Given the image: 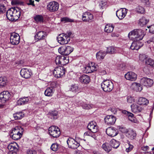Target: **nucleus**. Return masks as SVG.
Masks as SVG:
<instances>
[{"label":"nucleus","mask_w":154,"mask_h":154,"mask_svg":"<svg viewBox=\"0 0 154 154\" xmlns=\"http://www.w3.org/2000/svg\"><path fill=\"white\" fill-rule=\"evenodd\" d=\"M34 19L36 23H41L43 21V18L41 15H36L34 17Z\"/></svg>","instance_id":"obj_43"},{"label":"nucleus","mask_w":154,"mask_h":154,"mask_svg":"<svg viewBox=\"0 0 154 154\" xmlns=\"http://www.w3.org/2000/svg\"><path fill=\"white\" fill-rule=\"evenodd\" d=\"M115 48L112 47H110L108 48L107 50V52L109 54H113L115 52Z\"/></svg>","instance_id":"obj_51"},{"label":"nucleus","mask_w":154,"mask_h":154,"mask_svg":"<svg viewBox=\"0 0 154 154\" xmlns=\"http://www.w3.org/2000/svg\"><path fill=\"white\" fill-rule=\"evenodd\" d=\"M88 128L91 131L94 133H96L98 130V127L97 123L94 121L90 122L87 126Z\"/></svg>","instance_id":"obj_15"},{"label":"nucleus","mask_w":154,"mask_h":154,"mask_svg":"<svg viewBox=\"0 0 154 154\" xmlns=\"http://www.w3.org/2000/svg\"><path fill=\"white\" fill-rule=\"evenodd\" d=\"M59 7V4L57 2L54 1L50 2L47 6L48 10L51 12H54L57 11Z\"/></svg>","instance_id":"obj_10"},{"label":"nucleus","mask_w":154,"mask_h":154,"mask_svg":"<svg viewBox=\"0 0 154 154\" xmlns=\"http://www.w3.org/2000/svg\"><path fill=\"white\" fill-rule=\"evenodd\" d=\"M149 0H141V1L143 3L146 4H147L149 1Z\"/></svg>","instance_id":"obj_61"},{"label":"nucleus","mask_w":154,"mask_h":154,"mask_svg":"<svg viewBox=\"0 0 154 154\" xmlns=\"http://www.w3.org/2000/svg\"><path fill=\"white\" fill-rule=\"evenodd\" d=\"M30 100V98L29 97H23L21 98L17 101L18 105H22L27 104Z\"/></svg>","instance_id":"obj_26"},{"label":"nucleus","mask_w":154,"mask_h":154,"mask_svg":"<svg viewBox=\"0 0 154 154\" xmlns=\"http://www.w3.org/2000/svg\"><path fill=\"white\" fill-rule=\"evenodd\" d=\"M22 130H23V128L21 127L17 126L12 129L10 131V133L11 134H16V133H19V131Z\"/></svg>","instance_id":"obj_41"},{"label":"nucleus","mask_w":154,"mask_h":154,"mask_svg":"<svg viewBox=\"0 0 154 154\" xmlns=\"http://www.w3.org/2000/svg\"><path fill=\"white\" fill-rule=\"evenodd\" d=\"M127 10L125 8H121L116 11V16L120 20L123 19L126 16Z\"/></svg>","instance_id":"obj_17"},{"label":"nucleus","mask_w":154,"mask_h":154,"mask_svg":"<svg viewBox=\"0 0 154 154\" xmlns=\"http://www.w3.org/2000/svg\"><path fill=\"white\" fill-rule=\"evenodd\" d=\"M11 3L13 4H15L17 3V1L16 0H13L12 1Z\"/></svg>","instance_id":"obj_64"},{"label":"nucleus","mask_w":154,"mask_h":154,"mask_svg":"<svg viewBox=\"0 0 154 154\" xmlns=\"http://www.w3.org/2000/svg\"><path fill=\"white\" fill-rule=\"evenodd\" d=\"M149 103V100L143 97H140L137 101V103L140 106L141 105H147Z\"/></svg>","instance_id":"obj_32"},{"label":"nucleus","mask_w":154,"mask_h":154,"mask_svg":"<svg viewBox=\"0 0 154 154\" xmlns=\"http://www.w3.org/2000/svg\"><path fill=\"white\" fill-rule=\"evenodd\" d=\"M122 113L127 116L128 117V119L132 122L136 123L137 122V120L136 118L134 117V115L131 112H129L126 110H124Z\"/></svg>","instance_id":"obj_27"},{"label":"nucleus","mask_w":154,"mask_h":154,"mask_svg":"<svg viewBox=\"0 0 154 154\" xmlns=\"http://www.w3.org/2000/svg\"><path fill=\"white\" fill-rule=\"evenodd\" d=\"M7 81V79L5 77H0V87L2 88L5 86L6 85Z\"/></svg>","instance_id":"obj_39"},{"label":"nucleus","mask_w":154,"mask_h":154,"mask_svg":"<svg viewBox=\"0 0 154 154\" xmlns=\"http://www.w3.org/2000/svg\"><path fill=\"white\" fill-rule=\"evenodd\" d=\"M114 28L113 25L111 24H107L105 26L104 29V31L105 32L107 33H110L112 32Z\"/></svg>","instance_id":"obj_38"},{"label":"nucleus","mask_w":154,"mask_h":154,"mask_svg":"<svg viewBox=\"0 0 154 154\" xmlns=\"http://www.w3.org/2000/svg\"><path fill=\"white\" fill-rule=\"evenodd\" d=\"M73 47L69 46H64L58 49V51L62 55H68L73 50Z\"/></svg>","instance_id":"obj_6"},{"label":"nucleus","mask_w":154,"mask_h":154,"mask_svg":"<svg viewBox=\"0 0 154 154\" xmlns=\"http://www.w3.org/2000/svg\"><path fill=\"white\" fill-rule=\"evenodd\" d=\"M80 105L84 109H88L92 108L93 105L92 104L90 105L83 103H80Z\"/></svg>","instance_id":"obj_44"},{"label":"nucleus","mask_w":154,"mask_h":154,"mask_svg":"<svg viewBox=\"0 0 154 154\" xmlns=\"http://www.w3.org/2000/svg\"><path fill=\"white\" fill-rule=\"evenodd\" d=\"M79 81L82 83L87 84L90 81L89 77L86 75H82L81 76L79 79Z\"/></svg>","instance_id":"obj_29"},{"label":"nucleus","mask_w":154,"mask_h":154,"mask_svg":"<svg viewBox=\"0 0 154 154\" xmlns=\"http://www.w3.org/2000/svg\"><path fill=\"white\" fill-rule=\"evenodd\" d=\"M102 148L107 152L108 153L112 150V147L108 143H103L102 146Z\"/></svg>","instance_id":"obj_36"},{"label":"nucleus","mask_w":154,"mask_h":154,"mask_svg":"<svg viewBox=\"0 0 154 154\" xmlns=\"http://www.w3.org/2000/svg\"><path fill=\"white\" fill-rule=\"evenodd\" d=\"M132 111L134 113H138L143 110L142 106L137 103H133L131 106Z\"/></svg>","instance_id":"obj_23"},{"label":"nucleus","mask_w":154,"mask_h":154,"mask_svg":"<svg viewBox=\"0 0 154 154\" xmlns=\"http://www.w3.org/2000/svg\"><path fill=\"white\" fill-rule=\"evenodd\" d=\"M20 73L22 77L25 79L29 78L32 74L31 69L26 68L22 69L20 71Z\"/></svg>","instance_id":"obj_13"},{"label":"nucleus","mask_w":154,"mask_h":154,"mask_svg":"<svg viewBox=\"0 0 154 154\" xmlns=\"http://www.w3.org/2000/svg\"><path fill=\"white\" fill-rule=\"evenodd\" d=\"M105 123L107 125H113L115 122L116 118L112 115H107L104 118Z\"/></svg>","instance_id":"obj_16"},{"label":"nucleus","mask_w":154,"mask_h":154,"mask_svg":"<svg viewBox=\"0 0 154 154\" xmlns=\"http://www.w3.org/2000/svg\"><path fill=\"white\" fill-rule=\"evenodd\" d=\"M66 36L65 35L64 33L59 34L57 38L58 42L61 45L67 44L70 41V38L66 37Z\"/></svg>","instance_id":"obj_7"},{"label":"nucleus","mask_w":154,"mask_h":154,"mask_svg":"<svg viewBox=\"0 0 154 154\" xmlns=\"http://www.w3.org/2000/svg\"><path fill=\"white\" fill-rule=\"evenodd\" d=\"M110 143L111 147L115 149L117 148L120 145L119 142L114 139H112L110 140Z\"/></svg>","instance_id":"obj_34"},{"label":"nucleus","mask_w":154,"mask_h":154,"mask_svg":"<svg viewBox=\"0 0 154 154\" xmlns=\"http://www.w3.org/2000/svg\"><path fill=\"white\" fill-rule=\"evenodd\" d=\"M71 34H72L71 32H67L66 33V34L64 33V35H67L66 37H69V38H70V36L71 35Z\"/></svg>","instance_id":"obj_60"},{"label":"nucleus","mask_w":154,"mask_h":154,"mask_svg":"<svg viewBox=\"0 0 154 154\" xmlns=\"http://www.w3.org/2000/svg\"><path fill=\"white\" fill-rule=\"evenodd\" d=\"M51 115L53 116H57V112L56 111H53L50 112Z\"/></svg>","instance_id":"obj_55"},{"label":"nucleus","mask_w":154,"mask_h":154,"mask_svg":"<svg viewBox=\"0 0 154 154\" xmlns=\"http://www.w3.org/2000/svg\"><path fill=\"white\" fill-rule=\"evenodd\" d=\"M84 71L86 73L92 72L97 69V67L94 63L91 62L84 68Z\"/></svg>","instance_id":"obj_12"},{"label":"nucleus","mask_w":154,"mask_h":154,"mask_svg":"<svg viewBox=\"0 0 154 154\" xmlns=\"http://www.w3.org/2000/svg\"><path fill=\"white\" fill-rule=\"evenodd\" d=\"M26 153L27 154H37L36 151L33 149H27Z\"/></svg>","instance_id":"obj_52"},{"label":"nucleus","mask_w":154,"mask_h":154,"mask_svg":"<svg viewBox=\"0 0 154 154\" xmlns=\"http://www.w3.org/2000/svg\"><path fill=\"white\" fill-rule=\"evenodd\" d=\"M63 60V62L64 63H65L64 65H66V64L68 63L69 62L68 59H67L66 57H64V59Z\"/></svg>","instance_id":"obj_59"},{"label":"nucleus","mask_w":154,"mask_h":154,"mask_svg":"<svg viewBox=\"0 0 154 154\" xmlns=\"http://www.w3.org/2000/svg\"><path fill=\"white\" fill-rule=\"evenodd\" d=\"M67 143L69 147L73 149H77L80 145L76 139H74L71 137L68 138L67 141Z\"/></svg>","instance_id":"obj_9"},{"label":"nucleus","mask_w":154,"mask_h":154,"mask_svg":"<svg viewBox=\"0 0 154 154\" xmlns=\"http://www.w3.org/2000/svg\"><path fill=\"white\" fill-rule=\"evenodd\" d=\"M93 153L94 154H101V153H100L98 151L96 150L94 151H93Z\"/></svg>","instance_id":"obj_62"},{"label":"nucleus","mask_w":154,"mask_h":154,"mask_svg":"<svg viewBox=\"0 0 154 154\" xmlns=\"http://www.w3.org/2000/svg\"><path fill=\"white\" fill-rule=\"evenodd\" d=\"M10 42L12 45H17L20 42V36L19 34L15 32L11 34L10 38Z\"/></svg>","instance_id":"obj_8"},{"label":"nucleus","mask_w":154,"mask_h":154,"mask_svg":"<svg viewBox=\"0 0 154 154\" xmlns=\"http://www.w3.org/2000/svg\"><path fill=\"white\" fill-rule=\"evenodd\" d=\"M118 131L115 128L109 127L106 131L107 134L109 136L113 137L118 134Z\"/></svg>","instance_id":"obj_22"},{"label":"nucleus","mask_w":154,"mask_h":154,"mask_svg":"<svg viewBox=\"0 0 154 154\" xmlns=\"http://www.w3.org/2000/svg\"><path fill=\"white\" fill-rule=\"evenodd\" d=\"M125 147L126 152H129L133 149L134 148V146L130 144V142L128 141L127 144L125 145Z\"/></svg>","instance_id":"obj_42"},{"label":"nucleus","mask_w":154,"mask_h":154,"mask_svg":"<svg viewBox=\"0 0 154 154\" xmlns=\"http://www.w3.org/2000/svg\"><path fill=\"white\" fill-rule=\"evenodd\" d=\"M148 22V20H147L145 17H143L140 19L139 24L140 26H142L146 24Z\"/></svg>","instance_id":"obj_40"},{"label":"nucleus","mask_w":154,"mask_h":154,"mask_svg":"<svg viewBox=\"0 0 154 154\" xmlns=\"http://www.w3.org/2000/svg\"><path fill=\"white\" fill-rule=\"evenodd\" d=\"M8 149L10 148V149L11 148L12 149H14V147L13 146H12V145H9L8 146Z\"/></svg>","instance_id":"obj_63"},{"label":"nucleus","mask_w":154,"mask_h":154,"mask_svg":"<svg viewBox=\"0 0 154 154\" xmlns=\"http://www.w3.org/2000/svg\"><path fill=\"white\" fill-rule=\"evenodd\" d=\"M21 10L18 8H12L8 9L6 12L7 18L11 21H15L20 16Z\"/></svg>","instance_id":"obj_1"},{"label":"nucleus","mask_w":154,"mask_h":154,"mask_svg":"<svg viewBox=\"0 0 154 154\" xmlns=\"http://www.w3.org/2000/svg\"><path fill=\"white\" fill-rule=\"evenodd\" d=\"M65 70L63 66H59L56 67L54 70L53 75L57 78L61 77L65 74Z\"/></svg>","instance_id":"obj_5"},{"label":"nucleus","mask_w":154,"mask_h":154,"mask_svg":"<svg viewBox=\"0 0 154 154\" xmlns=\"http://www.w3.org/2000/svg\"><path fill=\"white\" fill-rule=\"evenodd\" d=\"M137 11L138 13L141 14H143L145 12V10L142 6H138L137 8Z\"/></svg>","instance_id":"obj_50"},{"label":"nucleus","mask_w":154,"mask_h":154,"mask_svg":"<svg viewBox=\"0 0 154 154\" xmlns=\"http://www.w3.org/2000/svg\"><path fill=\"white\" fill-rule=\"evenodd\" d=\"M34 1L32 0H29V3H28V5H31L33 6H34Z\"/></svg>","instance_id":"obj_57"},{"label":"nucleus","mask_w":154,"mask_h":154,"mask_svg":"<svg viewBox=\"0 0 154 154\" xmlns=\"http://www.w3.org/2000/svg\"><path fill=\"white\" fill-rule=\"evenodd\" d=\"M46 36V33L45 32L40 31L37 32L35 36V38L37 41L43 40L45 39Z\"/></svg>","instance_id":"obj_24"},{"label":"nucleus","mask_w":154,"mask_h":154,"mask_svg":"<svg viewBox=\"0 0 154 154\" xmlns=\"http://www.w3.org/2000/svg\"><path fill=\"white\" fill-rule=\"evenodd\" d=\"M140 82L142 85L147 88L151 87L153 84V81L152 79L146 77L142 78Z\"/></svg>","instance_id":"obj_11"},{"label":"nucleus","mask_w":154,"mask_h":154,"mask_svg":"<svg viewBox=\"0 0 154 154\" xmlns=\"http://www.w3.org/2000/svg\"><path fill=\"white\" fill-rule=\"evenodd\" d=\"M101 86L102 89L106 92H110L113 88L112 82L109 80H104L101 84Z\"/></svg>","instance_id":"obj_3"},{"label":"nucleus","mask_w":154,"mask_h":154,"mask_svg":"<svg viewBox=\"0 0 154 154\" xmlns=\"http://www.w3.org/2000/svg\"><path fill=\"white\" fill-rule=\"evenodd\" d=\"M69 90L74 93L79 92L78 86L76 84H72L69 86Z\"/></svg>","instance_id":"obj_35"},{"label":"nucleus","mask_w":154,"mask_h":154,"mask_svg":"<svg viewBox=\"0 0 154 154\" xmlns=\"http://www.w3.org/2000/svg\"><path fill=\"white\" fill-rule=\"evenodd\" d=\"M145 35V32L142 30L135 29L129 33L128 37L135 41H140L142 40Z\"/></svg>","instance_id":"obj_2"},{"label":"nucleus","mask_w":154,"mask_h":154,"mask_svg":"<svg viewBox=\"0 0 154 154\" xmlns=\"http://www.w3.org/2000/svg\"><path fill=\"white\" fill-rule=\"evenodd\" d=\"M54 91V88L52 87L48 88L45 91L44 94L47 96H51Z\"/></svg>","instance_id":"obj_31"},{"label":"nucleus","mask_w":154,"mask_h":154,"mask_svg":"<svg viewBox=\"0 0 154 154\" xmlns=\"http://www.w3.org/2000/svg\"><path fill=\"white\" fill-rule=\"evenodd\" d=\"M149 29V32L152 33L154 34V25L147 26Z\"/></svg>","instance_id":"obj_54"},{"label":"nucleus","mask_w":154,"mask_h":154,"mask_svg":"<svg viewBox=\"0 0 154 154\" xmlns=\"http://www.w3.org/2000/svg\"><path fill=\"white\" fill-rule=\"evenodd\" d=\"M11 94L8 91H4L0 94V100L2 103H5L11 97Z\"/></svg>","instance_id":"obj_14"},{"label":"nucleus","mask_w":154,"mask_h":154,"mask_svg":"<svg viewBox=\"0 0 154 154\" xmlns=\"http://www.w3.org/2000/svg\"><path fill=\"white\" fill-rule=\"evenodd\" d=\"M137 75L135 73L132 72H129L126 73L125 77L127 79L131 81H134L137 79Z\"/></svg>","instance_id":"obj_21"},{"label":"nucleus","mask_w":154,"mask_h":154,"mask_svg":"<svg viewBox=\"0 0 154 154\" xmlns=\"http://www.w3.org/2000/svg\"><path fill=\"white\" fill-rule=\"evenodd\" d=\"M61 21L64 22V23L73 22L74 20L67 17H63L61 18Z\"/></svg>","instance_id":"obj_45"},{"label":"nucleus","mask_w":154,"mask_h":154,"mask_svg":"<svg viewBox=\"0 0 154 154\" xmlns=\"http://www.w3.org/2000/svg\"><path fill=\"white\" fill-rule=\"evenodd\" d=\"M51 149L54 151H57L58 148V144L57 143H54L51 146Z\"/></svg>","instance_id":"obj_49"},{"label":"nucleus","mask_w":154,"mask_h":154,"mask_svg":"<svg viewBox=\"0 0 154 154\" xmlns=\"http://www.w3.org/2000/svg\"><path fill=\"white\" fill-rule=\"evenodd\" d=\"M106 54L105 51H100L96 54V57L98 60L103 59Z\"/></svg>","instance_id":"obj_37"},{"label":"nucleus","mask_w":154,"mask_h":154,"mask_svg":"<svg viewBox=\"0 0 154 154\" xmlns=\"http://www.w3.org/2000/svg\"><path fill=\"white\" fill-rule=\"evenodd\" d=\"M82 16V20L86 22H89L93 19V15L88 12H86L83 13Z\"/></svg>","instance_id":"obj_25"},{"label":"nucleus","mask_w":154,"mask_h":154,"mask_svg":"<svg viewBox=\"0 0 154 154\" xmlns=\"http://www.w3.org/2000/svg\"><path fill=\"white\" fill-rule=\"evenodd\" d=\"M134 100L135 99L134 97L131 96H129L127 97V101L129 103H132L134 102Z\"/></svg>","instance_id":"obj_53"},{"label":"nucleus","mask_w":154,"mask_h":154,"mask_svg":"<svg viewBox=\"0 0 154 154\" xmlns=\"http://www.w3.org/2000/svg\"><path fill=\"white\" fill-rule=\"evenodd\" d=\"M48 131L50 135L54 138L58 137L60 134L59 128L55 126H52L50 127Z\"/></svg>","instance_id":"obj_4"},{"label":"nucleus","mask_w":154,"mask_h":154,"mask_svg":"<svg viewBox=\"0 0 154 154\" xmlns=\"http://www.w3.org/2000/svg\"><path fill=\"white\" fill-rule=\"evenodd\" d=\"M147 42L149 44L151 43H154V37L150 39Z\"/></svg>","instance_id":"obj_58"},{"label":"nucleus","mask_w":154,"mask_h":154,"mask_svg":"<svg viewBox=\"0 0 154 154\" xmlns=\"http://www.w3.org/2000/svg\"><path fill=\"white\" fill-rule=\"evenodd\" d=\"M94 133L93 132H92L89 130V131H86L84 135L85 136H91L93 138L95 139V138L96 137L94 134Z\"/></svg>","instance_id":"obj_46"},{"label":"nucleus","mask_w":154,"mask_h":154,"mask_svg":"<svg viewBox=\"0 0 154 154\" xmlns=\"http://www.w3.org/2000/svg\"><path fill=\"white\" fill-rule=\"evenodd\" d=\"M133 42L132 43L130 48L132 50H137L140 48L143 45V43L140 41H135L133 39Z\"/></svg>","instance_id":"obj_19"},{"label":"nucleus","mask_w":154,"mask_h":154,"mask_svg":"<svg viewBox=\"0 0 154 154\" xmlns=\"http://www.w3.org/2000/svg\"><path fill=\"white\" fill-rule=\"evenodd\" d=\"M22 134H11L12 136V138L14 140H17L20 139L22 136Z\"/></svg>","instance_id":"obj_48"},{"label":"nucleus","mask_w":154,"mask_h":154,"mask_svg":"<svg viewBox=\"0 0 154 154\" xmlns=\"http://www.w3.org/2000/svg\"><path fill=\"white\" fill-rule=\"evenodd\" d=\"M64 59V57L63 56H57L55 60L56 64L57 65H64L65 63L63 62Z\"/></svg>","instance_id":"obj_30"},{"label":"nucleus","mask_w":154,"mask_h":154,"mask_svg":"<svg viewBox=\"0 0 154 154\" xmlns=\"http://www.w3.org/2000/svg\"><path fill=\"white\" fill-rule=\"evenodd\" d=\"M149 148L148 146H143L141 147V149L143 151H146Z\"/></svg>","instance_id":"obj_56"},{"label":"nucleus","mask_w":154,"mask_h":154,"mask_svg":"<svg viewBox=\"0 0 154 154\" xmlns=\"http://www.w3.org/2000/svg\"><path fill=\"white\" fill-rule=\"evenodd\" d=\"M139 58L142 61H144V60H145L146 63V64L149 65L154 67V60L150 58H147L144 55H140Z\"/></svg>","instance_id":"obj_20"},{"label":"nucleus","mask_w":154,"mask_h":154,"mask_svg":"<svg viewBox=\"0 0 154 154\" xmlns=\"http://www.w3.org/2000/svg\"><path fill=\"white\" fill-rule=\"evenodd\" d=\"M25 114L22 112H17L13 114V116L14 119H20L23 117Z\"/></svg>","instance_id":"obj_33"},{"label":"nucleus","mask_w":154,"mask_h":154,"mask_svg":"<svg viewBox=\"0 0 154 154\" xmlns=\"http://www.w3.org/2000/svg\"><path fill=\"white\" fill-rule=\"evenodd\" d=\"M125 131L122 130V132L126 133L127 136L131 140H133L135 138L137 134L132 129H129L128 130L126 128H124Z\"/></svg>","instance_id":"obj_18"},{"label":"nucleus","mask_w":154,"mask_h":154,"mask_svg":"<svg viewBox=\"0 0 154 154\" xmlns=\"http://www.w3.org/2000/svg\"><path fill=\"white\" fill-rule=\"evenodd\" d=\"M131 88L136 91H141L142 89L140 84L136 82L132 83L131 85Z\"/></svg>","instance_id":"obj_28"},{"label":"nucleus","mask_w":154,"mask_h":154,"mask_svg":"<svg viewBox=\"0 0 154 154\" xmlns=\"http://www.w3.org/2000/svg\"><path fill=\"white\" fill-rule=\"evenodd\" d=\"M6 10V7L5 5L0 3V14L5 12Z\"/></svg>","instance_id":"obj_47"}]
</instances>
